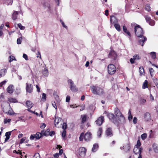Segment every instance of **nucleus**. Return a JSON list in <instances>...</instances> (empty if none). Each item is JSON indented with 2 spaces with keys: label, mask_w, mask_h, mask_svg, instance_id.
Masks as SVG:
<instances>
[{
  "label": "nucleus",
  "mask_w": 158,
  "mask_h": 158,
  "mask_svg": "<svg viewBox=\"0 0 158 158\" xmlns=\"http://www.w3.org/2000/svg\"><path fill=\"white\" fill-rule=\"evenodd\" d=\"M14 87L13 85H9L7 88V91L10 94H11L13 92Z\"/></svg>",
  "instance_id": "nucleus-20"
},
{
  "label": "nucleus",
  "mask_w": 158,
  "mask_h": 158,
  "mask_svg": "<svg viewBox=\"0 0 158 158\" xmlns=\"http://www.w3.org/2000/svg\"><path fill=\"white\" fill-rule=\"evenodd\" d=\"M26 104L28 107L27 110L29 111H31V110H30V109L33 106V104L30 101H27L26 102Z\"/></svg>",
  "instance_id": "nucleus-17"
},
{
  "label": "nucleus",
  "mask_w": 158,
  "mask_h": 158,
  "mask_svg": "<svg viewBox=\"0 0 158 158\" xmlns=\"http://www.w3.org/2000/svg\"><path fill=\"white\" fill-rule=\"evenodd\" d=\"M46 126V125L45 123H42L41 124L40 127L42 129L44 128Z\"/></svg>",
  "instance_id": "nucleus-63"
},
{
  "label": "nucleus",
  "mask_w": 158,
  "mask_h": 158,
  "mask_svg": "<svg viewBox=\"0 0 158 158\" xmlns=\"http://www.w3.org/2000/svg\"><path fill=\"white\" fill-rule=\"evenodd\" d=\"M52 106L56 109H57V106L55 102H52Z\"/></svg>",
  "instance_id": "nucleus-55"
},
{
  "label": "nucleus",
  "mask_w": 158,
  "mask_h": 158,
  "mask_svg": "<svg viewBox=\"0 0 158 158\" xmlns=\"http://www.w3.org/2000/svg\"><path fill=\"white\" fill-rule=\"evenodd\" d=\"M114 19H115V17L114 16H112L110 17V21L112 23H113L115 22L113 21V20Z\"/></svg>",
  "instance_id": "nucleus-48"
},
{
  "label": "nucleus",
  "mask_w": 158,
  "mask_h": 158,
  "mask_svg": "<svg viewBox=\"0 0 158 158\" xmlns=\"http://www.w3.org/2000/svg\"><path fill=\"white\" fill-rule=\"evenodd\" d=\"M61 119L59 117H56L55 120V126L57 125L61 121Z\"/></svg>",
  "instance_id": "nucleus-31"
},
{
  "label": "nucleus",
  "mask_w": 158,
  "mask_h": 158,
  "mask_svg": "<svg viewBox=\"0 0 158 158\" xmlns=\"http://www.w3.org/2000/svg\"><path fill=\"white\" fill-rule=\"evenodd\" d=\"M71 90L73 92H76L78 91V88L75 85L71 87H69Z\"/></svg>",
  "instance_id": "nucleus-23"
},
{
  "label": "nucleus",
  "mask_w": 158,
  "mask_h": 158,
  "mask_svg": "<svg viewBox=\"0 0 158 158\" xmlns=\"http://www.w3.org/2000/svg\"><path fill=\"white\" fill-rule=\"evenodd\" d=\"M114 26L118 31H120V27L119 24H115L114 25Z\"/></svg>",
  "instance_id": "nucleus-35"
},
{
  "label": "nucleus",
  "mask_w": 158,
  "mask_h": 158,
  "mask_svg": "<svg viewBox=\"0 0 158 158\" xmlns=\"http://www.w3.org/2000/svg\"><path fill=\"white\" fill-rule=\"evenodd\" d=\"M152 147L154 152H158V147L156 146L155 143H154L152 144Z\"/></svg>",
  "instance_id": "nucleus-25"
},
{
  "label": "nucleus",
  "mask_w": 158,
  "mask_h": 158,
  "mask_svg": "<svg viewBox=\"0 0 158 158\" xmlns=\"http://www.w3.org/2000/svg\"><path fill=\"white\" fill-rule=\"evenodd\" d=\"M13 152L14 153H15L17 154H19L20 155H22V152L20 150H18V151H17L15 150H14Z\"/></svg>",
  "instance_id": "nucleus-54"
},
{
  "label": "nucleus",
  "mask_w": 158,
  "mask_h": 158,
  "mask_svg": "<svg viewBox=\"0 0 158 158\" xmlns=\"http://www.w3.org/2000/svg\"><path fill=\"white\" fill-rule=\"evenodd\" d=\"M90 89L94 94L101 95L104 93L103 89L98 86H91Z\"/></svg>",
  "instance_id": "nucleus-3"
},
{
  "label": "nucleus",
  "mask_w": 158,
  "mask_h": 158,
  "mask_svg": "<svg viewBox=\"0 0 158 158\" xmlns=\"http://www.w3.org/2000/svg\"><path fill=\"white\" fill-rule=\"evenodd\" d=\"M13 3V1L12 0H7V5H11Z\"/></svg>",
  "instance_id": "nucleus-47"
},
{
  "label": "nucleus",
  "mask_w": 158,
  "mask_h": 158,
  "mask_svg": "<svg viewBox=\"0 0 158 158\" xmlns=\"http://www.w3.org/2000/svg\"><path fill=\"white\" fill-rule=\"evenodd\" d=\"M42 99L45 101L46 99V94L44 93L42 94Z\"/></svg>",
  "instance_id": "nucleus-50"
},
{
  "label": "nucleus",
  "mask_w": 158,
  "mask_h": 158,
  "mask_svg": "<svg viewBox=\"0 0 158 158\" xmlns=\"http://www.w3.org/2000/svg\"><path fill=\"white\" fill-rule=\"evenodd\" d=\"M139 69L140 75L141 76L142 75H143V73H144V69L143 67L142 66L139 67Z\"/></svg>",
  "instance_id": "nucleus-33"
},
{
  "label": "nucleus",
  "mask_w": 158,
  "mask_h": 158,
  "mask_svg": "<svg viewBox=\"0 0 158 158\" xmlns=\"http://www.w3.org/2000/svg\"><path fill=\"white\" fill-rule=\"evenodd\" d=\"M102 130L101 128H99L97 132V135L99 137L101 136L102 133Z\"/></svg>",
  "instance_id": "nucleus-34"
},
{
  "label": "nucleus",
  "mask_w": 158,
  "mask_h": 158,
  "mask_svg": "<svg viewBox=\"0 0 158 158\" xmlns=\"http://www.w3.org/2000/svg\"><path fill=\"white\" fill-rule=\"evenodd\" d=\"M147 136V135L146 133L142 134L141 135V139L143 140L145 139Z\"/></svg>",
  "instance_id": "nucleus-39"
},
{
  "label": "nucleus",
  "mask_w": 158,
  "mask_h": 158,
  "mask_svg": "<svg viewBox=\"0 0 158 158\" xmlns=\"http://www.w3.org/2000/svg\"><path fill=\"white\" fill-rule=\"evenodd\" d=\"M150 100L152 102L154 100V98L153 96H152L151 92L150 91Z\"/></svg>",
  "instance_id": "nucleus-49"
},
{
  "label": "nucleus",
  "mask_w": 158,
  "mask_h": 158,
  "mask_svg": "<svg viewBox=\"0 0 158 158\" xmlns=\"http://www.w3.org/2000/svg\"><path fill=\"white\" fill-rule=\"evenodd\" d=\"M18 26L20 29L23 30L24 29L25 27L24 26H22L21 23H19L18 24Z\"/></svg>",
  "instance_id": "nucleus-51"
},
{
  "label": "nucleus",
  "mask_w": 158,
  "mask_h": 158,
  "mask_svg": "<svg viewBox=\"0 0 158 158\" xmlns=\"http://www.w3.org/2000/svg\"><path fill=\"white\" fill-rule=\"evenodd\" d=\"M150 55L152 58L153 59H155L156 57V52H152L150 53Z\"/></svg>",
  "instance_id": "nucleus-38"
},
{
  "label": "nucleus",
  "mask_w": 158,
  "mask_h": 158,
  "mask_svg": "<svg viewBox=\"0 0 158 158\" xmlns=\"http://www.w3.org/2000/svg\"><path fill=\"white\" fill-rule=\"evenodd\" d=\"M21 40H22L21 38H20L18 39L17 40V43L18 44H20L21 43Z\"/></svg>",
  "instance_id": "nucleus-58"
},
{
  "label": "nucleus",
  "mask_w": 158,
  "mask_h": 158,
  "mask_svg": "<svg viewBox=\"0 0 158 158\" xmlns=\"http://www.w3.org/2000/svg\"><path fill=\"white\" fill-rule=\"evenodd\" d=\"M60 22L61 23L62 26L66 28H67V26H65V25L64 24V22L62 20H60Z\"/></svg>",
  "instance_id": "nucleus-62"
},
{
  "label": "nucleus",
  "mask_w": 158,
  "mask_h": 158,
  "mask_svg": "<svg viewBox=\"0 0 158 158\" xmlns=\"http://www.w3.org/2000/svg\"><path fill=\"white\" fill-rule=\"evenodd\" d=\"M132 58L134 60H138L139 59V56L137 55H134L133 56Z\"/></svg>",
  "instance_id": "nucleus-53"
},
{
  "label": "nucleus",
  "mask_w": 158,
  "mask_h": 158,
  "mask_svg": "<svg viewBox=\"0 0 158 158\" xmlns=\"http://www.w3.org/2000/svg\"><path fill=\"white\" fill-rule=\"evenodd\" d=\"M42 74L43 77H47L48 75V69L46 68V66L42 70Z\"/></svg>",
  "instance_id": "nucleus-13"
},
{
  "label": "nucleus",
  "mask_w": 158,
  "mask_h": 158,
  "mask_svg": "<svg viewBox=\"0 0 158 158\" xmlns=\"http://www.w3.org/2000/svg\"><path fill=\"white\" fill-rule=\"evenodd\" d=\"M145 10L148 11H149L151 10L150 5L148 4L146 5L145 6Z\"/></svg>",
  "instance_id": "nucleus-40"
},
{
  "label": "nucleus",
  "mask_w": 158,
  "mask_h": 158,
  "mask_svg": "<svg viewBox=\"0 0 158 158\" xmlns=\"http://www.w3.org/2000/svg\"><path fill=\"white\" fill-rule=\"evenodd\" d=\"M108 71L109 74H114L116 71V68L114 65L110 64L107 67Z\"/></svg>",
  "instance_id": "nucleus-5"
},
{
  "label": "nucleus",
  "mask_w": 158,
  "mask_h": 158,
  "mask_svg": "<svg viewBox=\"0 0 158 158\" xmlns=\"http://www.w3.org/2000/svg\"><path fill=\"white\" fill-rule=\"evenodd\" d=\"M148 81L147 80H145L142 85V88L143 89L148 88Z\"/></svg>",
  "instance_id": "nucleus-21"
},
{
  "label": "nucleus",
  "mask_w": 158,
  "mask_h": 158,
  "mask_svg": "<svg viewBox=\"0 0 158 158\" xmlns=\"http://www.w3.org/2000/svg\"><path fill=\"white\" fill-rule=\"evenodd\" d=\"M104 121V117L101 116L96 121V124L99 126L101 125Z\"/></svg>",
  "instance_id": "nucleus-14"
},
{
  "label": "nucleus",
  "mask_w": 158,
  "mask_h": 158,
  "mask_svg": "<svg viewBox=\"0 0 158 158\" xmlns=\"http://www.w3.org/2000/svg\"><path fill=\"white\" fill-rule=\"evenodd\" d=\"M23 56L26 60H28L27 56L26 54H24L23 55Z\"/></svg>",
  "instance_id": "nucleus-64"
},
{
  "label": "nucleus",
  "mask_w": 158,
  "mask_h": 158,
  "mask_svg": "<svg viewBox=\"0 0 158 158\" xmlns=\"http://www.w3.org/2000/svg\"><path fill=\"white\" fill-rule=\"evenodd\" d=\"M44 7L47 9L48 10L50 11L51 10V7L50 4L47 2H45L43 4Z\"/></svg>",
  "instance_id": "nucleus-15"
},
{
  "label": "nucleus",
  "mask_w": 158,
  "mask_h": 158,
  "mask_svg": "<svg viewBox=\"0 0 158 158\" xmlns=\"http://www.w3.org/2000/svg\"><path fill=\"white\" fill-rule=\"evenodd\" d=\"M40 156L38 153H35L34 156L33 158H40Z\"/></svg>",
  "instance_id": "nucleus-42"
},
{
  "label": "nucleus",
  "mask_w": 158,
  "mask_h": 158,
  "mask_svg": "<svg viewBox=\"0 0 158 158\" xmlns=\"http://www.w3.org/2000/svg\"><path fill=\"white\" fill-rule=\"evenodd\" d=\"M10 60H9V62H11L13 60H15V58L14 56H9Z\"/></svg>",
  "instance_id": "nucleus-45"
},
{
  "label": "nucleus",
  "mask_w": 158,
  "mask_h": 158,
  "mask_svg": "<svg viewBox=\"0 0 158 158\" xmlns=\"http://www.w3.org/2000/svg\"><path fill=\"white\" fill-rule=\"evenodd\" d=\"M98 144L96 143L94 144L92 149V151L93 152H96L98 149Z\"/></svg>",
  "instance_id": "nucleus-27"
},
{
  "label": "nucleus",
  "mask_w": 158,
  "mask_h": 158,
  "mask_svg": "<svg viewBox=\"0 0 158 158\" xmlns=\"http://www.w3.org/2000/svg\"><path fill=\"white\" fill-rule=\"evenodd\" d=\"M117 56L116 52L113 50L111 51L109 54V57L113 60H115Z\"/></svg>",
  "instance_id": "nucleus-11"
},
{
  "label": "nucleus",
  "mask_w": 158,
  "mask_h": 158,
  "mask_svg": "<svg viewBox=\"0 0 158 158\" xmlns=\"http://www.w3.org/2000/svg\"><path fill=\"white\" fill-rule=\"evenodd\" d=\"M26 139V137H24L21 139L20 144H22L23 143H24Z\"/></svg>",
  "instance_id": "nucleus-44"
},
{
  "label": "nucleus",
  "mask_w": 158,
  "mask_h": 158,
  "mask_svg": "<svg viewBox=\"0 0 158 158\" xmlns=\"http://www.w3.org/2000/svg\"><path fill=\"white\" fill-rule=\"evenodd\" d=\"M53 96L55 99L56 101V102L57 104H59L60 101V100L59 98V96L56 93H54Z\"/></svg>",
  "instance_id": "nucleus-18"
},
{
  "label": "nucleus",
  "mask_w": 158,
  "mask_h": 158,
  "mask_svg": "<svg viewBox=\"0 0 158 158\" xmlns=\"http://www.w3.org/2000/svg\"><path fill=\"white\" fill-rule=\"evenodd\" d=\"M123 28L124 32L127 33V35H129V36H131L130 33L128 31H127L126 27L125 26H123Z\"/></svg>",
  "instance_id": "nucleus-28"
},
{
  "label": "nucleus",
  "mask_w": 158,
  "mask_h": 158,
  "mask_svg": "<svg viewBox=\"0 0 158 158\" xmlns=\"http://www.w3.org/2000/svg\"><path fill=\"white\" fill-rule=\"evenodd\" d=\"M68 85L70 86L69 87H72L75 85L73 81L71 79H69L68 80Z\"/></svg>",
  "instance_id": "nucleus-32"
},
{
  "label": "nucleus",
  "mask_w": 158,
  "mask_h": 158,
  "mask_svg": "<svg viewBox=\"0 0 158 158\" xmlns=\"http://www.w3.org/2000/svg\"><path fill=\"white\" fill-rule=\"evenodd\" d=\"M8 101L10 102L15 103L17 102V101L16 99L12 98H9Z\"/></svg>",
  "instance_id": "nucleus-30"
},
{
  "label": "nucleus",
  "mask_w": 158,
  "mask_h": 158,
  "mask_svg": "<svg viewBox=\"0 0 158 158\" xmlns=\"http://www.w3.org/2000/svg\"><path fill=\"white\" fill-rule=\"evenodd\" d=\"M18 14V12L17 11H14L12 15V18L13 20H15L17 19Z\"/></svg>",
  "instance_id": "nucleus-24"
},
{
  "label": "nucleus",
  "mask_w": 158,
  "mask_h": 158,
  "mask_svg": "<svg viewBox=\"0 0 158 158\" xmlns=\"http://www.w3.org/2000/svg\"><path fill=\"white\" fill-rule=\"evenodd\" d=\"M146 102V100L143 98H141L140 100V102L141 104H143Z\"/></svg>",
  "instance_id": "nucleus-41"
},
{
  "label": "nucleus",
  "mask_w": 158,
  "mask_h": 158,
  "mask_svg": "<svg viewBox=\"0 0 158 158\" xmlns=\"http://www.w3.org/2000/svg\"><path fill=\"white\" fill-rule=\"evenodd\" d=\"M26 89L27 92L31 93L33 90V86L32 85L29 83H26Z\"/></svg>",
  "instance_id": "nucleus-8"
},
{
  "label": "nucleus",
  "mask_w": 158,
  "mask_h": 158,
  "mask_svg": "<svg viewBox=\"0 0 158 158\" xmlns=\"http://www.w3.org/2000/svg\"><path fill=\"white\" fill-rule=\"evenodd\" d=\"M107 115L109 119L113 123L115 124L118 123V121L113 114L108 113L107 114Z\"/></svg>",
  "instance_id": "nucleus-6"
},
{
  "label": "nucleus",
  "mask_w": 158,
  "mask_h": 158,
  "mask_svg": "<svg viewBox=\"0 0 158 158\" xmlns=\"http://www.w3.org/2000/svg\"><path fill=\"white\" fill-rule=\"evenodd\" d=\"M35 135V138L37 139H39L41 137V136H43V134H42V132L41 133L37 132L36 133Z\"/></svg>",
  "instance_id": "nucleus-29"
},
{
  "label": "nucleus",
  "mask_w": 158,
  "mask_h": 158,
  "mask_svg": "<svg viewBox=\"0 0 158 158\" xmlns=\"http://www.w3.org/2000/svg\"><path fill=\"white\" fill-rule=\"evenodd\" d=\"M130 147L129 143H127L125 146H123V147H120V149L121 150H124V151L127 152H128L130 149Z\"/></svg>",
  "instance_id": "nucleus-12"
},
{
  "label": "nucleus",
  "mask_w": 158,
  "mask_h": 158,
  "mask_svg": "<svg viewBox=\"0 0 158 158\" xmlns=\"http://www.w3.org/2000/svg\"><path fill=\"white\" fill-rule=\"evenodd\" d=\"M50 130L49 129H48L46 131H44L43 130L41 131L42 134L43 135L47 136L49 135Z\"/></svg>",
  "instance_id": "nucleus-22"
},
{
  "label": "nucleus",
  "mask_w": 158,
  "mask_h": 158,
  "mask_svg": "<svg viewBox=\"0 0 158 158\" xmlns=\"http://www.w3.org/2000/svg\"><path fill=\"white\" fill-rule=\"evenodd\" d=\"M11 135V132L9 131L6 132L5 134V136L6 137H10V136Z\"/></svg>",
  "instance_id": "nucleus-61"
},
{
  "label": "nucleus",
  "mask_w": 158,
  "mask_h": 158,
  "mask_svg": "<svg viewBox=\"0 0 158 158\" xmlns=\"http://www.w3.org/2000/svg\"><path fill=\"white\" fill-rule=\"evenodd\" d=\"M6 113L7 114H9L10 115H12L14 114V111L12 110H10L8 112H6Z\"/></svg>",
  "instance_id": "nucleus-46"
},
{
  "label": "nucleus",
  "mask_w": 158,
  "mask_h": 158,
  "mask_svg": "<svg viewBox=\"0 0 158 158\" xmlns=\"http://www.w3.org/2000/svg\"><path fill=\"white\" fill-rule=\"evenodd\" d=\"M6 72V70L5 69H1L0 71L1 77L4 76Z\"/></svg>",
  "instance_id": "nucleus-26"
},
{
  "label": "nucleus",
  "mask_w": 158,
  "mask_h": 158,
  "mask_svg": "<svg viewBox=\"0 0 158 158\" xmlns=\"http://www.w3.org/2000/svg\"><path fill=\"white\" fill-rule=\"evenodd\" d=\"M62 136L63 138H64L66 136V131L64 130L61 133Z\"/></svg>",
  "instance_id": "nucleus-56"
},
{
  "label": "nucleus",
  "mask_w": 158,
  "mask_h": 158,
  "mask_svg": "<svg viewBox=\"0 0 158 158\" xmlns=\"http://www.w3.org/2000/svg\"><path fill=\"white\" fill-rule=\"evenodd\" d=\"M135 35L139 38V42L141 45L143 46V43L147 39L145 37L143 36V32L142 28L139 25L135 26Z\"/></svg>",
  "instance_id": "nucleus-1"
},
{
  "label": "nucleus",
  "mask_w": 158,
  "mask_h": 158,
  "mask_svg": "<svg viewBox=\"0 0 158 158\" xmlns=\"http://www.w3.org/2000/svg\"><path fill=\"white\" fill-rule=\"evenodd\" d=\"M128 114L129 115V116L128 117V119L129 121H131L132 119V116L131 114V112L130 110H129Z\"/></svg>",
  "instance_id": "nucleus-36"
},
{
  "label": "nucleus",
  "mask_w": 158,
  "mask_h": 158,
  "mask_svg": "<svg viewBox=\"0 0 158 158\" xmlns=\"http://www.w3.org/2000/svg\"><path fill=\"white\" fill-rule=\"evenodd\" d=\"M81 118H82V123H84L85 122V121L86 119V117L85 115H81Z\"/></svg>",
  "instance_id": "nucleus-37"
},
{
  "label": "nucleus",
  "mask_w": 158,
  "mask_h": 158,
  "mask_svg": "<svg viewBox=\"0 0 158 158\" xmlns=\"http://www.w3.org/2000/svg\"><path fill=\"white\" fill-rule=\"evenodd\" d=\"M142 150L143 149L141 148L135 147L133 149V151L135 154L140 155L141 154Z\"/></svg>",
  "instance_id": "nucleus-10"
},
{
  "label": "nucleus",
  "mask_w": 158,
  "mask_h": 158,
  "mask_svg": "<svg viewBox=\"0 0 158 158\" xmlns=\"http://www.w3.org/2000/svg\"><path fill=\"white\" fill-rule=\"evenodd\" d=\"M106 134L107 136H112L113 134L111 129L110 128H108L106 131Z\"/></svg>",
  "instance_id": "nucleus-19"
},
{
  "label": "nucleus",
  "mask_w": 158,
  "mask_h": 158,
  "mask_svg": "<svg viewBox=\"0 0 158 158\" xmlns=\"http://www.w3.org/2000/svg\"><path fill=\"white\" fill-rule=\"evenodd\" d=\"M62 129L64 130H65L67 128V124L65 123H64L62 125Z\"/></svg>",
  "instance_id": "nucleus-57"
},
{
  "label": "nucleus",
  "mask_w": 158,
  "mask_h": 158,
  "mask_svg": "<svg viewBox=\"0 0 158 158\" xmlns=\"http://www.w3.org/2000/svg\"><path fill=\"white\" fill-rule=\"evenodd\" d=\"M144 119L145 121H149L151 120V116L149 113L146 112L144 114Z\"/></svg>",
  "instance_id": "nucleus-16"
},
{
  "label": "nucleus",
  "mask_w": 158,
  "mask_h": 158,
  "mask_svg": "<svg viewBox=\"0 0 158 158\" xmlns=\"http://www.w3.org/2000/svg\"><path fill=\"white\" fill-rule=\"evenodd\" d=\"M145 19L146 22L149 23V25L151 26H154L155 25V21L152 19L151 18L149 17L148 16H145Z\"/></svg>",
  "instance_id": "nucleus-7"
},
{
  "label": "nucleus",
  "mask_w": 158,
  "mask_h": 158,
  "mask_svg": "<svg viewBox=\"0 0 158 158\" xmlns=\"http://www.w3.org/2000/svg\"><path fill=\"white\" fill-rule=\"evenodd\" d=\"M11 119H10L5 118L4 120V123L6 124L7 123H9L11 121Z\"/></svg>",
  "instance_id": "nucleus-43"
},
{
  "label": "nucleus",
  "mask_w": 158,
  "mask_h": 158,
  "mask_svg": "<svg viewBox=\"0 0 158 158\" xmlns=\"http://www.w3.org/2000/svg\"><path fill=\"white\" fill-rule=\"evenodd\" d=\"M141 143L139 140H138L137 142V144L135 145V147L139 148L141 145Z\"/></svg>",
  "instance_id": "nucleus-52"
},
{
  "label": "nucleus",
  "mask_w": 158,
  "mask_h": 158,
  "mask_svg": "<svg viewBox=\"0 0 158 158\" xmlns=\"http://www.w3.org/2000/svg\"><path fill=\"white\" fill-rule=\"evenodd\" d=\"M114 114L115 115L117 120H118V123H121L125 122V118L122 115L120 110L117 108H115L114 109Z\"/></svg>",
  "instance_id": "nucleus-2"
},
{
  "label": "nucleus",
  "mask_w": 158,
  "mask_h": 158,
  "mask_svg": "<svg viewBox=\"0 0 158 158\" xmlns=\"http://www.w3.org/2000/svg\"><path fill=\"white\" fill-rule=\"evenodd\" d=\"M149 70L151 76H152V73L154 72V70L152 68H150L149 69Z\"/></svg>",
  "instance_id": "nucleus-60"
},
{
  "label": "nucleus",
  "mask_w": 158,
  "mask_h": 158,
  "mask_svg": "<svg viewBox=\"0 0 158 158\" xmlns=\"http://www.w3.org/2000/svg\"><path fill=\"white\" fill-rule=\"evenodd\" d=\"M70 97L69 95H67L66 97V102H69L70 101Z\"/></svg>",
  "instance_id": "nucleus-59"
},
{
  "label": "nucleus",
  "mask_w": 158,
  "mask_h": 158,
  "mask_svg": "<svg viewBox=\"0 0 158 158\" xmlns=\"http://www.w3.org/2000/svg\"><path fill=\"white\" fill-rule=\"evenodd\" d=\"M86 149L84 147H81L79 148V155L82 157H84L86 153Z\"/></svg>",
  "instance_id": "nucleus-9"
},
{
  "label": "nucleus",
  "mask_w": 158,
  "mask_h": 158,
  "mask_svg": "<svg viewBox=\"0 0 158 158\" xmlns=\"http://www.w3.org/2000/svg\"><path fill=\"white\" fill-rule=\"evenodd\" d=\"M91 138V134L89 132H87L85 135L83 133L81 134L79 137L80 141H82L84 139L85 141H88Z\"/></svg>",
  "instance_id": "nucleus-4"
}]
</instances>
